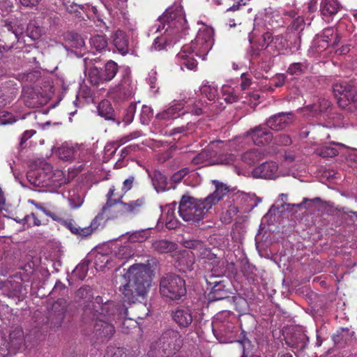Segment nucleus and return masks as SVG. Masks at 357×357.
<instances>
[{
	"mask_svg": "<svg viewBox=\"0 0 357 357\" xmlns=\"http://www.w3.org/2000/svg\"><path fill=\"white\" fill-rule=\"evenodd\" d=\"M100 298L97 297L94 301L91 302L84 308V319L95 321L93 326V337L98 342H105L109 340L115 332L114 326L109 321L114 314L113 311L118 310L113 303H105L101 305Z\"/></svg>",
	"mask_w": 357,
	"mask_h": 357,
	"instance_id": "1",
	"label": "nucleus"
},
{
	"mask_svg": "<svg viewBox=\"0 0 357 357\" xmlns=\"http://www.w3.org/2000/svg\"><path fill=\"white\" fill-rule=\"evenodd\" d=\"M123 284L121 291L124 298L135 303L139 298H144L151 282L150 268L144 264H134L123 275Z\"/></svg>",
	"mask_w": 357,
	"mask_h": 357,
	"instance_id": "2",
	"label": "nucleus"
},
{
	"mask_svg": "<svg viewBox=\"0 0 357 357\" xmlns=\"http://www.w3.org/2000/svg\"><path fill=\"white\" fill-rule=\"evenodd\" d=\"M213 45V30L208 27L200 29L195 39L190 45H183L177 54L179 64L181 67L185 66L189 70H195L197 65L195 56L204 60Z\"/></svg>",
	"mask_w": 357,
	"mask_h": 357,
	"instance_id": "3",
	"label": "nucleus"
},
{
	"mask_svg": "<svg viewBox=\"0 0 357 357\" xmlns=\"http://www.w3.org/2000/svg\"><path fill=\"white\" fill-rule=\"evenodd\" d=\"M205 268L208 271L204 278L207 289L210 291L209 296L213 300H222L228 297L229 291L226 289L228 280L225 277L226 273L225 261L218 258H212L207 262Z\"/></svg>",
	"mask_w": 357,
	"mask_h": 357,
	"instance_id": "4",
	"label": "nucleus"
},
{
	"mask_svg": "<svg viewBox=\"0 0 357 357\" xmlns=\"http://www.w3.org/2000/svg\"><path fill=\"white\" fill-rule=\"evenodd\" d=\"M162 29H165V33L167 36L178 34V37H182L188 29V26L183 8L181 5H174L167 8L151 28L155 33Z\"/></svg>",
	"mask_w": 357,
	"mask_h": 357,
	"instance_id": "5",
	"label": "nucleus"
},
{
	"mask_svg": "<svg viewBox=\"0 0 357 357\" xmlns=\"http://www.w3.org/2000/svg\"><path fill=\"white\" fill-rule=\"evenodd\" d=\"M183 345L181 334L176 330L165 331L158 340L152 342L148 357H169L178 352Z\"/></svg>",
	"mask_w": 357,
	"mask_h": 357,
	"instance_id": "6",
	"label": "nucleus"
},
{
	"mask_svg": "<svg viewBox=\"0 0 357 357\" xmlns=\"http://www.w3.org/2000/svg\"><path fill=\"white\" fill-rule=\"evenodd\" d=\"M211 204L206 199H197L188 195H183L178 206L181 218L190 223H198L202 221L211 209Z\"/></svg>",
	"mask_w": 357,
	"mask_h": 357,
	"instance_id": "7",
	"label": "nucleus"
},
{
	"mask_svg": "<svg viewBox=\"0 0 357 357\" xmlns=\"http://www.w3.org/2000/svg\"><path fill=\"white\" fill-rule=\"evenodd\" d=\"M160 293L167 299L179 300L186 294L185 280L176 274H167L160 279Z\"/></svg>",
	"mask_w": 357,
	"mask_h": 357,
	"instance_id": "8",
	"label": "nucleus"
},
{
	"mask_svg": "<svg viewBox=\"0 0 357 357\" xmlns=\"http://www.w3.org/2000/svg\"><path fill=\"white\" fill-rule=\"evenodd\" d=\"M136 89V82L132 79L130 69L126 68L122 72L120 82L117 85L111 87L108 91V94L110 97L119 96L127 98L132 96Z\"/></svg>",
	"mask_w": 357,
	"mask_h": 357,
	"instance_id": "9",
	"label": "nucleus"
},
{
	"mask_svg": "<svg viewBox=\"0 0 357 357\" xmlns=\"http://www.w3.org/2000/svg\"><path fill=\"white\" fill-rule=\"evenodd\" d=\"M333 92L338 105L342 108H345L350 103L357 101L356 89L346 82L335 83L333 85Z\"/></svg>",
	"mask_w": 357,
	"mask_h": 357,
	"instance_id": "10",
	"label": "nucleus"
},
{
	"mask_svg": "<svg viewBox=\"0 0 357 357\" xmlns=\"http://www.w3.org/2000/svg\"><path fill=\"white\" fill-rule=\"evenodd\" d=\"M50 171V164L42 162L37 168L30 169L26 174L29 182L35 187L48 186V173Z\"/></svg>",
	"mask_w": 357,
	"mask_h": 357,
	"instance_id": "11",
	"label": "nucleus"
},
{
	"mask_svg": "<svg viewBox=\"0 0 357 357\" xmlns=\"http://www.w3.org/2000/svg\"><path fill=\"white\" fill-rule=\"evenodd\" d=\"M24 342V334L21 327H15L9 335L8 345L0 347V357H8L11 353H15Z\"/></svg>",
	"mask_w": 357,
	"mask_h": 357,
	"instance_id": "12",
	"label": "nucleus"
},
{
	"mask_svg": "<svg viewBox=\"0 0 357 357\" xmlns=\"http://www.w3.org/2000/svg\"><path fill=\"white\" fill-rule=\"evenodd\" d=\"M183 245L191 252L195 253V256L199 257L202 259H206L204 261L205 265L207 262L212 261V258H217L216 256L211 252V250L206 248L202 241L192 239H184L183 241Z\"/></svg>",
	"mask_w": 357,
	"mask_h": 357,
	"instance_id": "13",
	"label": "nucleus"
},
{
	"mask_svg": "<svg viewBox=\"0 0 357 357\" xmlns=\"http://www.w3.org/2000/svg\"><path fill=\"white\" fill-rule=\"evenodd\" d=\"M292 112H280L270 116L266 122V126L274 130H282L292 123Z\"/></svg>",
	"mask_w": 357,
	"mask_h": 357,
	"instance_id": "14",
	"label": "nucleus"
},
{
	"mask_svg": "<svg viewBox=\"0 0 357 357\" xmlns=\"http://www.w3.org/2000/svg\"><path fill=\"white\" fill-rule=\"evenodd\" d=\"M215 143L212 142L207 148L196 155L191 160L192 164L196 165H217L218 151L213 149Z\"/></svg>",
	"mask_w": 357,
	"mask_h": 357,
	"instance_id": "15",
	"label": "nucleus"
},
{
	"mask_svg": "<svg viewBox=\"0 0 357 357\" xmlns=\"http://www.w3.org/2000/svg\"><path fill=\"white\" fill-rule=\"evenodd\" d=\"M255 178L275 179L280 176L278 165L275 162H266L256 167L252 171Z\"/></svg>",
	"mask_w": 357,
	"mask_h": 357,
	"instance_id": "16",
	"label": "nucleus"
},
{
	"mask_svg": "<svg viewBox=\"0 0 357 357\" xmlns=\"http://www.w3.org/2000/svg\"><path fill=\"white\" fill-rule=\"evenodd\" d=\"M247 137L258 146L268 144L273 139L272 133L263 125L251 129L247 132Z\"/></svg>",
	"mask_w": 357,
	"mask_h": 357,
	"instance_id": "17",
	"label": "nucleus"
},
{
	"mask_svg": "<svg viewBox=\"0 0 357 357\" xmlns=\"http://www.w3.org/2000/svg\"><path fill=\"white\" fill-rule=\"evenodd\" d=\"M195 253L183 250L177 256L175 267L181 272L185 273L194 268Z\"/></svg>",
	"mask_w": 357,
	"mask_h": 357,
	"instance_id": "18",
	"label": "nucleus"
},
{
	"mask_svg": "<svg viewBox=\"0 0 357 357\" xmlns=\"http://www.w3.org/2000/svg\"><path fill=\"white\" fill-rule=\"evenodd\" d=\"M341 9V5L337 0H321L320 11L324 20L330 22Z\"/></svg>",
	"mask_w": 357,
	"mask_h": 357,
	"instance_id": "19",
	"label": "nucleus"
},
{
	"mask_svg": "<svg viewBox=\"0 0 357 357\" xmlns=\"http://www.w3.org/2000/svg\"><path fill=\"white\" fill-rule=\"evenodd\" d=\"M63 196L68 200L71 209H77L83 204L85 195L80 188H75L63 192Z\"/></svg>",
	"mask_w": 357,
	"mask_h": 357,
	"instance_id": "20",
	"label": "nucleus"
},
{
	"mask_svg": "<svg viewBox=\"0 0 357 357\" xmlns=\"http://www.w3.org/2000/svg\"><path fill=\"white\" fill-rule=\"evenodd\" d=\"M172 317L181 327H188L192 321V310L188 307H179L172 312Z\"/></svg>",
	"mask_w": 357,
	"mask_h": 357,
	"instance_id": "21",
	"label": "nucleus"
},
{
	"mask_svg": "<svg viewBox=\"0 0 357 357\" xmlns=\"http://www.w3.org/2000/svg\"><path fill=\"white\" fill-rule=\"evenodd\" d=\"M319 46L326 47L331 45H335L340 42V38L337 30L334 28H327L323 31L320 36L316 39Z\"/></svg>",
	"mask_w": 357,
	"mask_h": 357,
	"instance_id": "22",
	"label": "nucleus"
},
{
	"mask_svg": "<svg viewBox=\"0 0 357 357\" xmlns=\"http://www.w3.org/2000/svg\"><path fill=\"white\" fill-rule=\"evenodd\" d=\"M212 182L215 187V190L213 193L205 197L206 201L208 203H211V208L213 206L220 202L229 192V187L227 185L218 181L213 180Z\"/></svg>",
	"mask_w": 357,
	"mask_h": 357,
	"instance_id": "23",
	"label": "nucleus"
},
{
	"mask_svg": "<svg viewBox=\"0 0 357 357\" xmlns=\"http://www.w3.org/2000/svg\"><path fill=\"white\" fill-rule=\"evenodd\" d=\"M262 37L263 43L259 45L261 49H252V57H258L261 56V54H265V56H266V53L269 52L268 48L273 49L275 47L273 43L275 44L278 40H280L278 37L273 38L271 33L269 32L264 33Z\"/></svg>",
	"mask_w": 357,
	"mask_h": 357,
	"instance_id": "24",
	"label": "nucleus"
},
{
	"mask_svg": "<svg viewBox=\"0 0 357 357\" xmlns=\"http://www.w3.org/2000/svg\"><path fill=\"white\" fill-rule=\"evenodd\" d=\"M183 107L184 103L183 101L173 102L169 107L158 114L156 118L165 121L175 119L179 116L178 112H181Z\"/></svg>",
	"mask_w": 357,
	"mask_h": 357,
	"instance_id": "25",
	"label": "nucleus"
},
{
	"mask_svg": "<svg viewBox=\"0 0 357 357\" xmlns=\"http://www.w3.org/2000/svg\"><path fill=\"white\" fill-rule=\"evenodd\" d=\"M121 204H114L109 198L107 199V202L103 206L101 213L106 220L118 218L123 215L121 212Z\"/></svg>",
	"mask_w": 357,
	"mask_h": 357,
	"instance_id": "26",
	"label": "nucleus"
},
{
	"mask_svg": "<svg viewBox=\"0 0 357 357\" xmlns=\"http://www.w3.org/2000/svg\"><path fill=\"white\" fill-rule=\"evenodd\" d=\"M331 107V102L326 98H319L312 105H308L305 107V112H309L310 115L316 116L319 114L326 112Z\"/></svg>",
	"mask_w": 357,
	"mask_h": 357,
	"instance_id": "27",
	"label": "nucleus"
},
{
	"mask_svg": "<svg viewBox=\"0 0 357 357\" xmlns=\"http://www.w3.org/2000/svg\"><path fill=\"white\" fill-rule=\"evenodd\" d=\"M266 155V152L261 149H253L242 154L241 160L244 163L252 165L256 162L263 159Z\"/></svg>",
	"mask_w": 357,
	"mask_h": 357,
	"instance_id": "28",
	"label": "nucleus"
},
{
	"mask_svg": "<svg viewBox=\"0 0 357 357\" xmlns=\"http://www.w3.org/2000/svg\"><path fill=\"white\" fill-rule=\"evenodd\" d=\"M5 26L8 31H11L17 42H20L21 36L24 33L25 24L16 20H7L5 21Z\"/></svg>",
	"mask_w": 357,
	"mask_h": 357,
	"instance_id": "29",
	"label": "nucleus"
},
{
	"mask_svg": "<svg viewBox=\"0 0 357 357\" xmlns=\"http://www.w3.org/2000/svg\"><path fill=\"white\" fill-rule=\"evenodd\" d=\"M66 181L63 173L61 170H53L50 165V171L48 173V186L52 188L60 187Z\"/></svg>",
	"mask_w": 357,
	"mask_h": 357,
	"instance_id": "30",
	"label": "nucleus"
},
{
	"mask_svg": "<svg viewBox=\"0 0 357 357\" xmlns=\"http://www.w3.org/2000/svg\"><path fill=\"white\" fill-rule=\"evenodd\" d=\"M113 43L120 53L124 54L128 52V41L123 31H117L115 33Z\"/></svg>",
	"mask_w": 357,
	"mask_h": 357,
	"instance_id": "31",
	"label": "nucleus"
},
{
	"mask_svg": "<svg viewBox=\"0 0 357 357\" xmlns=\"http://www.w3.org/2000/svg\"><path fill=\"white\" fill-rule=\"evenodd\" d=\"M143 199H137V200L130 201L128 203H121V212L123 215L128 214H136L139 211L140 208L144 204Z\"/></svg>",
	"mask_w": 357,
	"mask_h": 357,
	"instance_id": "32",
	"label": "nucleus"
},
{
	"mask_svg": "<svg viewBox=\"0 0 357 357\" xmlns=\"http://www.w3.org/2000/svg\"><path fill=\"white\" fill-rule=\"evenodd\" d=\"M98 112L105 120H114V111L108 100H102L99 103Z\"/></svg>",
	"mask_w": 357,
	"mask_h": 357,
	"instance_id": "33",
	"label": "nucleus"
},
{
	"mask_svg": "<svg viewBox=\"0 0 357 357\" xmlns=\"http://www.w3.org/2000/svg\"><path fill=\"white\" fill-rule=\"evenodd\" d=\"M103 75V80L109 82L114 79L118 72V65L113 61H108L101 69Z\"/></svg>",
	"mask_w": 357,
	"mask_h": 357,
	"instance_id": "34",
	"label": "nucleus"
},
{
	"mask_svg": "<svg viewBox=\"0 0 357 357\" xmlns=\"http://www.w3.org/2000/svg\"><path fill=\"white\" fill-rule=\"evenodd\" d=\"M152 181L155 189L158 192L165 191L168 189L167 177L159 171L154 172Z\"/></svg>",
	"mask_w": 357,
	"mask_h": 357,
	"instance_id": "35",
	"label": "nucleus"
},
{
	"mask_svg": "<svg viewBox=\"0 0 357 357\" xmlns=\"http://www.w3.org/2000/svg\"><path fill=\"white\" fill-rule=\"evenodd\" d=\"M153 248L160 253L170 252L176 248V245L167 240H158L153 243Z\"/></svg>",
	"mask_w": 357,
	"mask_h": 357,
	"instance_id": "36",
	"label": "nucleus"
},
{
	"mask_svg": "<svg viewBox=\"0 0 357 357\" xmlns=\"http://www.w3.org/2000/svg\"><path fill=\"white\" fill-rule=\"evenodd\" d=\"M90 43L93 48L98 52H102L107 47V40L105 36L97 34L90 39Z\"/></svg>",
	"mask_w": 357,
	"mask_h": 357,
	"instance_id": "37",
	"label": "nucleus"
},
{
	"mask_svg": "<svg viewBox=\"0 0 357 357\" xmlns=\"http://www.w3.org/2000/svg\"><path fill=\"white\" fill-rule=\"evenodd\" d=\"M66 301L61 298L58 299L52 305V312L56 314L58 323H61L64 317L66 311Z\"/></svg>",
	"mask_w": 357,
	"mask_h": 357,
	"instance_id": "38",
	"label": "nucleus"
},
{
	"mask_svg": "<svg viewBox=\"0 0 357 357\" xmlns=\"http://www.w3.org/2000/svg\"><path fill=\"white\" fill-rule=\"evenodd\" d=\"M57 154L59 158L63 160H70L75 157V149L68 144H63L58 149Z\"/></svg>",
	"mask_w": 357,
	"mask_h": 357,
	"instance_id": "39",
	"label": "nucleus"
},
{
	"mask_svg": "<svg viewBox=\"0 0 357 357\" xmlns=\"http://www.w3.org/2000/svg\"><path fill=\"white\" fill-rule=\"evenodd\" d=\"M307 66L308 64L305 61L293 63L289 66L287 73L295 77H298L305 73Z\"/></svg>",
	"mask_w": 357,
	"mask_h": 357,
	"instance_id": "40",
	"label": "nucleus"
},
{
	"mask_svg": "<svg viewBox=\"0 0 357 357\" xmlns=\"http://www.w3.org/2000/svg\"><path fill=\"white\" fill-rule=\"evenodd\" d=\"M201 93L209 100H214L218 95V89L215 86L208 84V82H204L200 88Z\"/></svg>",
	"mask_w": 357,
	"mask_h": 357,
	"instance_id": "41",
	"label": "nucleus"
},
{
	"mask_svg": "<svg viewBox=\"0 0 357 357\" xmlns=\"http://www.w3.org/2000/svg\"><path fill=\"white\" fill-rule=\"evenodd\" d=\"M26 33L30 38L35 40L38 39L42 35L43 29L40 26L36 25V22H31L27 25Z\"/></svg>",
	"mask_w": 357,
	"mask_h": 357,
	"instance_id": "42",
	"label": "nucleus"
},
{
	"mask_svg": "<svg viewBox=\"0 0 357 357\" xmlns=\"http://www.w3.org/2000/svg\"><path fill=\"white\" fill-rule=\"evenodd\" d=\"M238 213V208L234 204H229L226 211L222 213L221 220L226 224L230 223Z\"/></svg>",
	"mask_w": 357,
	"mask_h": 357,
	"instance_id": "43",
	"label": "nucleus"
},
{
	"mask_svg": "<svg viewBox=\"0 0 357 357\" xmlns=\"http://www.w3.org/2000/svg\"><path fill=\"white\" fill-rule=\"evenodd\" d=\"M89 78L93 84L96 85L100 83L105 82V80H103L102 79L103 75L101 69H99L96 67L90 69L89 73Z\"/></svg>",
	"mask_w": 357,
	"mask_h": 357,
	"instance_id": "44",
	"label": "nucleus"
},
{
	"mask_svg": "<svg viewBox=\"0 0 357 357\" xmlns=\"http://www.w3.org/2000/svg\"><path fill=\"white\" fill-rule=\"evenodd\" d=\"M106 220L103 215V213L100 212L91 221L90 226L88 227L89 229L90 234L95 230L98 229L99 228H102L106 222Z\"/></svg>",
	"mask_w": 357,
	"mask_h": 357,
	"instance_id": "45",
	"label": "nucleus"
},
{
	"mask_svg": "<svg viewBox=\"0 0 357 357\" xmlns=\"http://www.w3.org/2000/svg\"><path fill=\"white\" fill-rule=\"evenodd\" d=\"M17 222L22 223L24 225H26L27 227L33 226L41 225V221L36 217V214L31 213L30 215H26L24 218L17 220Z\"/></svg>",
	"mask_w": 357,
	"mask_h": 357,
	"instance_id": "46",
	"label": "nucleus"
},
{
	"mask_svg": "<svg viewBox=\"0 0 357 357\" xmlns=\"http://www.w3.org/2000/svg\"><path fill=\"white\" fill-rule=\"evenodd\" d=\"M133 255V250L128 244L119 247L118 250L115 251V256L119 259H128Z\"/></svg>",
	"mask_w": 357,
	"mask_h": 357,
	"instance_id": "47",
	"label": "nucleus"
},
{
	"mask_svg": "<svg viewBox=\"0 0 357 357\" xmlns=\"http://www.w3.org/2000/svg\"><path fill=\"white\" fill-rule=\"evenodd\" d=\"M126 192L122 191H116V189L114 186H111L107 195V199H110L112 201L114 202V204H120L123 203V202L121 201V199L123 198V195Z\"/></svg>",
	"mask_w": 357,
	"mask_h": 357,
	"instance_id": "48",
	"label": "nucleus"
},
{
	"mask_svg": "<svg viewBox=\"0 0 357 357\" xmlns=\"http://www.w3.org/2000/svg\"><path fill=\"white\" fill-rule=\"evenodd\" d=\"M67 228L75 234H78L82 236H86L90 235V231L89 228H80L77 227L74 222L70 221L66 222Z\"/></svg>",
	"mask_w": 357,
	"mask_h": 357,
	"instance_id": "49",
	"label": "nucleus"
},
{
	"mask_svg": "<svg viewBox=\"0 0 357 357\" xmlns=\"http://www.w3.org/2000/svg\"><path fill=\"white\" fill-rule=\"evenodd\" d=\"M88 272V264L86 262L79 264L73 271V275L79 280H82Z\"/></svg>",
	"mask_w": 357,
	"mask_h": 357,
	"instance_id": "50",
	"label": "nucleus"
},
{
	"mask_svg": "<svg viewBox=\"0 0 357 357\" xmlns=\"http://www.w3.org/2000/svg\"><path fill=\"white\" fill-rule=\"evenodd\" d=\"M153 112L151 107L143 105L142 107L140 119L142 124L146 125L153 117Z\"/></svg>",
	"mask_w": 357,
	"mask_h": 357,
	"instance_id": "51",
	"label": "nucleus"
},
{
	"mask_svg": "<svg viewBox=\"0 0 357 357\" xmlns=\"http://www.w3.org/2000/svg\"><path fill=\"white\" fill-rule=\"evenodd\" d=\"M222 96L228 103H233L238 100V96L235 94L234 89L227 86L222 87Z\"/></svg>",
	"mask_w": 357,
	"mask_h": 357,
	"instance_id": "52",
	"label": "nucleus"
},
{
	"mask_svg": "<svg viewBox=\"0 0 357 357\" xmlns=\"http://www.w3.org/2000/svg\"><path fill=\"white\" fill-rule=\"evenodd\" d=\"M237 161L236 155L231 153L222 155L220 156L217 155V165H235Z\"/></svg>",
	"mask_w": 357,
	"mask_h": 357,
	"instance_id": "53",
	"label": "nucleus"
},
{
	"mask_svg": "<svg viewBox=\"0 0 357 357\" xmlns=\"http://www.w3.org/2000/svg\"><path fill=\"white\" fill-rule=\"evenodd\" d=\"M318 155L323 158H332L338 154V151L331 146H322L317 151Z\"/></svg>",
	"mask_w": 357,
	"mask_h": 357,
	"instance_id": "54",
	"label": "nucleus"
},
{
	"mask_svg": "<svg viewBox=\"0 0 357 357\" xmlns=\"http://www.w3.org/2000/svg\"><path fill=\"white\" fill-rule=\"evenodd\" d=\"M105 357H128L124 349L110 347L107 349Z\"/></svg>",
	"mask_w": 357,
	"mask_h": 357,
	"instance_id": "55",
	"label": "nucleus"
},
{
	"mask_svg": "<svg viewBox=\"0 0 357 357\" xmlns=\"http://www.w3.org/2000/svg\"><path fill=\"white\" fill-rule=\"evenodd\" d=\"M168 41L166 37H157L155 38L151 47V51H160L165 48Z\"/></svg>",
	"mask_w": 357,
	"mask_h": 357,
	"instance_id": "56",
	"label": "nucleus"
},
{
	"mask_svg": "<svg viewBox=\"0 0 357 357\" xmlns=\"http://www.w3.org/2000/svg\"><path fill=\"white\" fill-rule=\"evenodd\" d=\"M110 257L108 255L98 254L96 257L95 264L100 268H102L105 267L110 268L111 266L109 264Z\"/></svg>",
	"mask_w": 357,
	"mask_h": 357,
	"instance_id": "57",
	"label": "nucleus"
},
{
	"mask_svg": "<svg viewBox=\"0 0 357 357\" xmlns=\"http://www.w3.org/2000/svg\"><path fill=\"white\" fill-rule=\"evenodd\" d=\"M129 235V241L131 242H142L147 238L146 233L144 231H136L133 232H128Z\"/></svg>",
	"mask_w": 357,
	"mask_h": 357,
	"instance_id": "58",
	"label": "nucleus"
},
{
	"mask_svg": "<svg viewBox=\"0 0 357 357\" xmlns=\"http://www.w3.org/2000/svg\"><path fill=\"white\" fill-rule=\"evenodd\" d=\"M178 225V221L175 219L174 209L172 210L170 208H168L167 213L166 227L168 229H174Z\"/></svg>",
	"mask_w": 357,
	"mask_h": 357,
	"instance_id": "59",
	"label": "nucleus"
},
{
	"mask_svg": "<svg viewBox=\"0 0 357 357\" xmlns=\"http://www.w3.org/2000/svg\"><path fill=\"white\" fill-rule=\"evenodd\" d=\"M15 121L16 119L11 113L5 111H0V124L6 125Z\"/></svg>",
	"mask_w": 357,
	"mask_h": 357,
	"instance_id": "60",
	"label": "nucleus"
},
{
	"mask_svg": "<svg viewBox=\"0 0 357 357\" xmlns=\"http://www.w3.org/2000/svg\"><path fill=\"white\" fill-rule=\"evenodd\" d=\"M157 73L155 70H152L147 77V83L149 84L151 89L153 92L155 93L158 90V87L156 86V81H157Z\"/></svg>",
	"mask_w": 357,
	"mask_h": 357,
	"instance_id": "61",
	"label": "nucleus"
},
{
	"mask_svg": "<svg viewBox=\"0 0 357 357\" xmlns=\"http://www.w3.org/2000/svg\"><path fill=\"white\" fill-rule=\"evenodd\" d=\"M308 341L309 340L307 335L301 333L298 335V340L294 344V346L297 349L303 350L307 347Z\"/></svg>",
	"mask_w": 357,
	"mask_h": 357,
	"instance_id": "62",
	"label": "nucleus"
},
{
	"mask_svg": "<svg viewBox=\"0 0 357 357\" xmlns=\"http://www.w3.org/2000/svg\"><path fill=\"white\" fill-rule=\"evenodd\" d=\"M188 173V169L187 168L181 169L172 176L171 180L174 183H179Z\"/></svg>",
	"mask_w": 357,
	"mask_h": 357,
	"instance_id": "63",
	"label": "nucleus"
},
{
	"mask_svg": "<svg viewBox=\"0 0 357 357\" xmlns=\"http://www.w3.org/2000/svg\"><path fill=\"white\" fill-rule=\"evenodd\" d=\"M277 143L282 146H287L291 143V139L289 136L281 134L277 137Z\"/></svg>",
	"mask_w": 357,
	"mask_h": 357,
	"instance_id": "64",
	"label": "nucleus"
}]
</instances>
